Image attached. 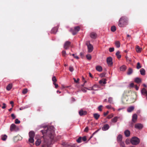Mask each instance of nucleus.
<instances>
[{
  "instance_id": "nucleus-1",
  "label": "nucleus",
  "mask_w": 147,
  "mask_h": 147,
  "mask_svg": "<svg viewBox=\"0 0 147 147\" xmlns=\"http://www.w3.org/2000/svg\"><path fill=\"white\" fill-rule=\"evenodd\" d=\"M45 129L42 130L41 131L42 134H45L48 136L50 138V139H48L45 138L43 136L44 140L42 142V147H49L51 145V139H52L54 138L53 127L52 126L45 127Z\"/></svg>"
},
{
  "instance_id": "nucleus-2",
  "label": "nucleus",
  "mask_w": 147,
  "mask_h": 147,
  "mask_svg": "<svg viewBox=\"0 0 147 147\" xmlns=\"http://www.w3.org/2000/svg\"><path fill=\"white\" fill-rule=\"evenodd\" d=\"M128 20L125 16L122 17L119 19L118 22V26L121 27H124L127 24Z\"/></svg>"
},
{
  "instance_id": "nucleus-3",
  "label": "nucleus",
  "mask_w": 147,
  "mask_h": 147,
  "mask_svg": "<svg viewBox=\"0 0 147 147\" xmlns=\"http://www.w3.org/2000/svg\"><path fill=\"white\" fill-rule=\"evenodd\" d=\"M129 93V91H125L123 94L122 98V100L123 103H130L134 102L135 100H134L131 102H129L128 101V94Z\"/></svg>"
},
{
  "instance_id": "nucleus-4",
  "label": "nucleus",
  "mask_w": 147,
  "mask_h": 147,
  "mask_svg": "<svg viewBox=\"0 0 147 147\" xmlns=\"http://www.w3.org/2000/svg\"><path fill=\"white\" fill-rule=\"evenodd\" d=\"M140 142L139 139L136 137H132L131 140V143L133 145H137L139 144Z\"/></svg>"
},
{
  "instance_id": "nucleus-5",
  "label": "nucleus",
  "mask_w": 147,
  "mask_h": 147,
  "mask_svg": "<svg viewBox=\"0 0 147 147\" xmlns=\"http://www.w3.org/2000/svg\"><path fill=\"white\" fill-rule=\"evenodd\" d=\"M10 130L11 131H18L19 130V128L16 126L14 124H11L10 127Z\"/></svg>"
},
{
  "instance_id": "nucleus-6",
  "label": "nucleus",
  "mask_w": 147,
  "mask_h": 147,
  "mask_svg": "<svg viewBox=\"0 0 147 147\" xmlns=\"http://www.w3.org/2000/svg\"><path fill=\"white\" fill-rule=\"evenodd\" d=\"M80 27L77 26L75 27L74 29H71V31L73 35H75L80 30Z\"/></svg>"
},
{
  "instance_id": "nucleus-7",
  "label": "nucleus",
  "mask_w": 147,
  "mask_h": 147,
  "mask_svg": "<svg viewBox=\"0 0 147 147\" xmlns=\"http://www.w3.org/2000/svg\"><path fill=\"white\" fill-rule=\"evenodd\" d=\"M86 45L87 46L88 49V52L91 53L92 52L93 49V47L92 45L90 43L89 41L87 42L86 43Z\"/></svg>"
},
{
  "instance_id": "nucleus-8",
  "label": "nucleus",
  "mask_w": 147,
  "mask_h": 147,
  "mask_svg": "<svg viewBox=\"0 0 147 147\" xmlns=\"http://www.w3.org/2000/svg\"><path fill=\"white\" fill-rule=\"evenodd\" d=\"M107 64L111 66L112 65V59L111 57H108L107 58Z\"/></svg>"
},
{
  "instance_id": "nucleus-9",
  "label": "nucleus",
  "mask_w": 147,
  "mask_h": 147,
  "mask_svg": "<svg viewBox=\"0 0 147 147\" xmlns=\"http://www.w3.org/2000/svg\"><path fill=\"white\" fill-rule=\"evenodd\" d=\"M71 42L69 41H66L64 45V47L65 49H68L70 46Z\"/></svg>"
},
{
  "instance_id": "nucleus-10",
  "label": "nucleus",
  "mask_w": 147,
  "mask_h": 147,
  "mask_svg": "<svg viewBox=\"0 0 147 147\" xmlns=\"http://www.w3.org/2000/svg\"><path fill=\"white\" fill-rule=\"evenodd\" d=\"M22 139V138L20 135H18L13 138V141L15 142H17L18 140H20Z\"/></svg>"
},
{
  "instance_id": "nucleus-11",
  "label": "nucleus",
  "mask_w": 147,
  "mask_h": 147,
  "mask_svg": "<svg viewBox=\"0 0 147 147\" xmlns=\"http://www.w3.org/2000/svg\"><path fill=\"white\" fill-rule=\"evenodd\" d=\"M143 127V125L140 123H137L135 125V127L138 129H141Z\"/></svg>"
},
{
  "instance_id": "nucleus-12",
  "label": "nucleus",
  "mask_w": 147,
  "mask_h": 147,
  "mask_svg": "<svg viewBox=\"0 0 147 147\" xmlns=\"http://www.w3.org/2000/svg\"><path fill=\"white\" fill-rule=\"evenodd\" d=\"M109 128V126L108 124L104 125L102 127V130L103 131L107 130Z\"/></svg>"
},
{
  "instance_id": "nucleus-13",
  "label": "nucleus",
  "mask_w": 147,
  "mask_h": 147,
  "mask_svg": "<svg viewBox=\"0 0 147 147\" xmlns=\"http://www.w3.org/2000/svg\"><path fill=\"white\" fill-rule=\"evenodd\" d=\"M79 113L81 116L85 115L87 114V112L86 111H84L83 110L81 109L79 112Z\"/></svg>"
},
{
  "instance_id": "nucleus-14",
  "label": "nucleus",
  "mask_w": 147,
  "mask_h": 147,
  "mask_svg": "<svg viewBox=\"0 0 147 147\" xmlns=\"http://www.w3.org/2000/svg\"><path fill=\"white\" fill-rule=\"evenodd\" d=\"M137 119V115L136 114H134L132 116V121L134 123L136 122Z\"/></svg>"
},
{
  "instance_id": "nucleus-15",
  "label": "nucleus",
  "mask_w": 147,
  "mask_h": 147,
  "mask_svg": "<svg viewBox=\"0 0 147 147\" xmlns=\"http://www.w3.org/2000/svg\"><path fill=\"white\" fill-rule=\"evenodd\" d=\"M58 30V28L57 27H55L53 28L51 31V33L55 34L57 32Z\"/></svg>"
},
{
  "instance_id": "nucleus-16",
  "label": "nucleus",
  "mask_w": 147,
  "mask_h": 147,
  "mask_svg": "<svg viewBox=\"0 0 147 147\" xmlns=\"http://www.w3.org/2000/svg\"><path fill=\"white\" fill-rule=\"evenodd\" d=\"M97 36V34L94 32H92L90 33V37L92 38L95 39Z\"/></svg>"
},
{
  "instance_id": "nucleus-17",
  "label": "nucleus",
  "mask_w": 147,
  "mask_h": 147,
  "mask_svg": "<svg viewBox=\"0 0 147 147\" xmlns=\"http://www.w3.org/2000/svg\"><path fill=\"white\" fill-rule=\"evenodd\" d=\"M29 136L30 138H34L35 136V133L33 131H30L29 133Z\"/></svg>"
},
{
  "instance_id": "nucleus-18",
  "label": "nucleus",
  "mask_w": 147,
  "mask_h": 147,
  "mask_svg": "<svg viewBox=\"0 0 147 147\" xmlns=\"http://www.w3.org/2000/svg\"><path fill=\"white\" fill-rule=\"evenodd\" d=\"M63 145L65 146L66 147H76L75 144H68L65 143H63Z\"/></svg>"
},
{
  "instance_id": "nucleus-19",
  "label": "nucleus",
  "mask_w": 147,
  "mask_h": 147,
  "mask_svg": "<svg viewBox=\"0 0 147 147\" xmlns=\"http://www.w3.org/2000/svg\"><path fill=\"white\" fill-rule=\"evenodd\" d=\"M124 134L126 137H128L130 135V132L129 130H127L124 131Z\"/></svg>"
},
{
  "instance_id": "nucleus-20",
  "label": "nucleus",
  "mask_w": 147,
  "mask_h": 147,
  "mask_svg": "<svg viewBox=\"0 0 147 147\" xmlns=\"http://www.w3.org/2000/svg\"><path fill=\"white\" fill-rule=\"evenodd\" d=\"M106 81L107 80L106 79H102L99 81V83L100 84H105L107 83Z\"/></svg>"
},
{
  "instance_id": "nucleus-21",
  "label": "nucleus",
  "mask_w": 147,
  "mask_h": 147,
  "mask_svg": "<svg viewBox=\"0 0 147 147\" xmlns=\"http://www.w3.org/2000/svg\"><path fill=\"white\" fill-rule=\"evenodd\" d=\"M122 136L121 134H119L118 135L117 140L118 142L122 141Z\"/></svg>"
},
{
  "instance_id": "nucleus-22",
  "label": "nucleus",
  "mask_w": 147,
  "mask_h": 147,
  "mask_svg": "<svg viewBox=\"0 0 147 147\" xmlns=\"http://www.w3.org/2000/svg\"><path fill=\"white\" fill-rule=\"evenodd\" d=\"M97 87V85H94L92 87H90L89 88H85L88 90H98L97 89H95L94 88H95Z\"/></svg>"
},
{
  "instance_id": "nucleus-23",
  "label": "nucleus",
  "mask_w": 147,
  "mask_h": 147,
  "mask_svg": "<svg viewBox=\"0 0 147 147\" xmlns=\"http://www.w3.org/2000/svg\"><path fill=\"white\" fill-rule=\"evenodd\" d=\"M136 50L137 53H140L141 51L142 48L140 47L139 46L137 45L136 46Z\"/></svg>"
},
{
  "instance_id": "nucleus-24",
  "label": "nucleus",
  "mask_w": 147,
  "mask_h": 147,
  "mask_svg": "<svg viewBox=\"0 0 147 147\" xmlns=\"http://www.w3.org/2000/svg\"><path fill=\"white\" fill-rule=\"evenodd\" d=\"M93 117L96 119L97 120L100 117V115L97 113H95L93 114Z\"/></svg>"
},
{
  "instance_id": "nucleus-25",
  "label": "nucleus",
  "mask_w": 147,
  "mask_h": 147,
  "mask_svg": "<svg viewBox=\"0 0 147 147\" xmlns=\"http://www.w3.org/2000/svg\"><path fill=\"white\" fill-rule=\"evenodd\" d=\"M96 69L97 71H101L102 70V67L99 65L96 66Z\"/></svg>"
},
{
  "instance_id": "nucleus-26",
  "label": "nucleus",
  "mask_w": 147,
  "mask_h": 147,
  "mask_svg": "<svg viewBox=\"0 0 147 147\" xmlns=\"http://www.w3.org/2000/svg\"><path fill=\"white\" fill-rule=\"evenodd\" d=\"M12 87V84H9L6 87L7 90H10Z\"/></svg>"
},
{
  "instance_id": "nucleus-27",
  "label": "nucleus",
  "mask_w": 147,
  "mask_h": 147,
  "mask_svg": "<svg viewBox=\"0 0 147 147\" xmlns=\"http://www.w3.org/2000/svg\"><path fill=\"white\" fill-rule=\"evenodd\" d=\"M140 74L144 76L145 74V71L143 68L141 69L140 70Z\"/></svg>"
},
{
  "instance_id": "nucleus-28",
  "label": "nucleus",
  "mask_w": 147,
  "mask_h": 147,
  "mask_svg": "<svg viewBox=\"0 0 147 147\" xmlns=\"http://www.w3.org/2000/svg\"><path fill=\"white\" fill-rule=\"evenodd\" d=\"M118 118H119V117H115L114 118L111 119V121L112 122L114 123L116 122L117 121Z\"/></svg>"
},
{
  "instance_id": "nucleus-29",
  "label": "nucleus",
  "mask_w": 147,
  "mask_h": 147,
  "mask_svg": "<svg viewBox=\"0 0 147 147\" xmlns=\"http://www.w3.org/2000/svg\"><path fill=\"white\" fill-rule=\"evenodd\" d=\"M41 140L40 139H37L35 142L36 145L38 146L41 143Z\"/></svg>"
},
{
  "instance_id": "nucleus-30",
  "label": "nucleus",
  "mask_w": 147,
  "mask_h": 147,
  "mask_svg": "<svg viewBox=\"0 0 147 147\" xmlns=\"http://www.w3.org/2000/svg\"><path fill=\"white\" fill-rule=\"evenodd\" d=\"M134 109V107L133 106H131L129 107L127 109V111L129 112H130L133 111Z\"/></svg>"
},
{
  "instance_id": "nucleus-31",
  "label": "nucleus",
  "mask_w": 147,
  "mask_h": 147,
  "mask_svg": "<svg viewBox=\"0 0 147 147\" xmlns=\"http://www.w3.org/2000/svg\"><path fill=\"white\" fill-rule=\"evenodd\" d=\"M120 52L119 51H117L116 53V55L118 59H120L121 57V55L120 54Z\"/></svg>"
},
{
  "instance_id": "nucleus-32",
  "label": "nucleus",
  "mask_w": 147,
  "mask_h": 147,
  "mask_svg": "<svg viewBox=\"0 0 147 147\" xmlns=\"http://www.w3.org/2000/svg\"><path fill=\"white\" fill-rule=\"evenodd\" d=\"M133 72V69L132 68H129L127 72V74L128 75H130Z\"/></svg>"
},
{
  "instance_id": "nucleus-33",
  "label": "nucleus",
  "mask_w": 147,
  "mask_h": 147,
  "mask_svg": "<svg viewBox=\"0 0 147 147\" xmlns=\"http://www.w3.org/2000/svg\"><path fill=\"white\" fill-rule=\"evenodd\" d=\"M115 46L117 48H119L120 47V43L119 41H117L115 42Z\"/></svg>"
},
{
  "instance_id": "nucleus-34",
  "label": "nucleus",
  "mask_w": 147,
  "mask_h": 147,
  "mask_svg": "<svg viewBox=\"0 0 147 147\" xmlns=\"http://www.w3.org/2000/svg\"><path fill=\"white\" fill-rule=\"evenodd\" d=\"M120 69L121 71H124L126 70V67L125 65H123L121 67Z\"/></svg>"
},
{
  "instance_id": "nucleus-35",
  "label": "nucleus",
  "mask_w": 147,
  "mask_h": 147,
  "mask_svg": "<svg viewBox=\"0 0 147 147\" xmlns=\"http://www.w3.org/2000/svg\"><path fill=\"white\" fill-rule=\"evenodd\" d=\"M135 81L136 82L139 83L141 82V80L140 78H137L135 79Z\"/></svg>"
},
{
  "instance_id": "nucleus-36",
  "label": "nucleus",
  "mask_w": 147,
  "mask_h": 147,
  "mask_svg": "<svg viewBox=\"0 0 147 147\" xmlns=\"http://www.w3.org/2000/svg\"><path fill=\"white\" fill-rule=\"evenodd\" d=\"M7 136L6 135H4L2 136L1 139L3 141H5L7 139Z\"/></svg>"
},
{
  "instance_id": "nucleus-37",
  "label": "nucleus",
  "mask_w": 147,
  "mask_h": 147,
  "mask_svg": "<svg viewBox=\"0 0 147 147\" xmlns=\"http://www.w3.org/2000/svg\"><path fill=\"white\" fill-rule=\"evenodd\" d=\"M120 144V145L121 147H125V144L124 142L122 141L119 142Z\"/></svg>"
},
{
  "instance_id": "nucleus-38",
  "label": "nucleus",
  "mask_w": 147,
  "mask_h": 147,
  "mask_svg": "<svg viewBox=\"0 0 147 147\" xmlns=\"http://www.w3.org/2000/svg\"><path fill=\"white\" fill-rule=\"evenodd\" d=\"M111 30L113 32H115L116 30V28L114 26H113L111 27Z\"/></svg>"
},
{
  "instance_id": "nucleus-39",
  "label": "nucleus",
  "mask_w": 147,
  "mask_h": 147,
  "mask_svg": "<svg viewBox=\"0 0 147 147\" xmlns=\"http://www.w3.org/2000/svg\"><path fill=\"white\" fill-rule=\"evenodd\" d=\"M86 57L88 60H90L91 59L92 57L91 55L90 54H88L86 55Z\"/></svg>"
},
{
  "instance_id": "nucleus-40",
  "label": "nucleus",
  "mask_w": 147,
  "mask_h": 147,
  "mask_svg": "<svg viewBox=\"0 0 147 147\" xmlns=\"http://www.w3.org/2000/svg\"><path fill=\"white\" fill-rule=\"evenodd\" d=\"M34 138H30L29 139V142L31 143H33L34 142Z\"/></svg>"
},
{
  "instance_id": "nucleus-41",
  "label": "nucleus",
  "mask_w": 147,
  "mask_h": 147,
  "mask_svg": "<svg viewBox=\"0 0 147 147\" xmlns=\"http://www.w3.org/2000/svg\"><path fill=\"white\" fill-rule=\"evenodd\" d=\"M28 92V89L27 88L24 89L22 92V93L23 94H26Z\"/></svg>"
},
{
  "instance_id": "nucleus-42",
  "label": "nucleus",
  "mask_w": 147,
  "mask_h": 147,
  "mask_svg": "<svg viewBox=\"0 0 147 147\" xmlns=\"http://www.w3.org/2000/svg\"><path fill=\"white\" fill-rule=\"evenodd\" d=\"M82 138L81 137H79L77 140L76 141L78 143H80L81 142Z\"/></svg>"
},
{
  "instance_id": "nucleus-43",
  "label": "nucleus",
  "mask_w": 147,
  "mask_h": 147,
  "mask_svg": "<svg viewBox=\"0 0 147 147\" xmlns=\"http://www.w3.org/2000/svg\"><path fill=\"white\" fill-rule=\"evenodd\" d=\"M136 67L138 69H139L141 67V66L140 65V63L139 62L137 63Z\"/></svg>"
},
{
  "instance_id": "nucleus-44",
  "label": "nucleus",
  "mask_w": 147,
  "mask_h": 147,
  "mask_svg": "<svg viewBox=\"0 0 147 147\" xmlns=\"http://www.w3.org/2000/svg\"><path fill=\"white\" fill-rule=\"evenodd\" d=\"M52 80L53 81V83H55L57 81L56 77L55 76H53V77Z\"/></svg>"
},
{
  "instance_id": "nucleus-45",
  "label": "nucleus",
  "mask_w": 147,
  "mask_h": 147,
  "mask_svg": "<svg viewBox=\"0 0 147 147\" xmlns=\"http://www.w3.org/2000/svg\"><path fill=\"white\" fill-rule=\"evenodd\" d=\"M102 105H100L98 107V109L99 111H102Z\"/></svg>"
},
{
  "instance_id": "nucleus-46",
  "label": "nucleus",
  "mask_w": 147,
  "mask_h": 147,
  "mask_svg": "<svg viewBox=\"0 0 147 147\" xmlns=\"http://www.w3.org/2000/svg\"><path fill=\"white\" fill-rule=\"evenodd\" d=\"M15 123L16 124H19L20 123V121L18 119H16L15 120Z\"/></svg>"
},
{
  "instance_id": "nucleus-47",
  "label": "nucleus",
  "mask_w": 147,
  "mask_h": 147,
  "mask_svg": "<svg viewBox=\"0 0 147 147\" xmlns=\"http://www.w3.org/2000/svg\"><path fill=\"white\" fill-rule=\"evenodd\" d=\"M73 79H74V82H75L76 83H79V81L80 80V79L79 78H77V80H76V79L75 78H73Z\"/></svg>"
},
{
  "instance_id": "nucleus-48",
  "label": "nucleus",
  "mask_w": 147,
  "mask_h": 147,
  "mask_svg": "<svg viewBox=\"0 0 147 147\" xmlns=\"http://www.w3.org/2000/svg\"><path fill=\"white\" fill-rule=\"evenodd\" d=\"M114 48L113 47H112V48H110L109 49V51L111 52H113L114 51Z\"/></svg>"
},
{
  "instance_id": "nucleus-49",
  "label": "nucleus",
  "mask_w": 147,
  "mask_h": 147,
  "mask_svg": "<svg viewBox=\"0 0 147 147\" xmlns=\"http://www.w3.org/2000/svg\"><path fill=\"white\" fill-rule=\"evenodd\" d=\"M62 55L63 56V57H65L66 53V52L65 51H63L62 52Z\"/></svg>"
},
{
  "instance_id": "nucleus-50",
  "label": "nucleus",
  "mask_w": 147,
  "mask_h": 147,
  "mask_svg": "<svg viewBox=\"0 0 147 147\" xmlns=\"http://www.w3.org/2000/svg\"><path fill=\"white\" fill-rule=\"evenodd\" d=\"M69 70L71 72L73 71L74 70L73 67H72V66H70L69 67Z\"/></svg>"
},
{
  "instance_id": "nucleus-51",
  "label": "nucleus",
  "mask_w": 147,
  "mask_h": 147,
  "mask_svg": "<svg viewBox=\"0 0 147 147\" xmlns=\"http://www.w3.org/2000/svg\"><path fill=\"white\" fill-rule=\"evenodd\" d=\"M113 116V115L112 114H111L110 115H109L107 117V118L108 119H110Z\"/></svg>"
},
{
  "instance_id": "nucleus-52",
  "label": "nucleus",
  "mask_w": 147,
  "mask_h": 147,
  "mask_svg": "<svg viewBox=\"0 0 147 147\" xmlns=\"http://www.w3.org/2000/svg\"><path fill=\"white\" fill-rule=\"evenodd\" d=\"M89 129L88 127H86L84 130V131L85 132H87L88 131Z\"/></svg>"
},
{
  "instance_id": "nucleus-53",
  "label": "nucleus",
  "mask_w": 147,
  "mask_h": 147,
  "mask_svg": "<svg viewBox=\"0 0 147 147\" xmlns=\"http://www.w3.org/2000/svg\"><path fill=\"white\" fill-rule=\"evenodd\" d=\"M82 140L83 141H84V142L86 141V140H87V139L86 138V137L85 136H84V137H83L82 138Z\"/></svg>"
},
{
  "instance_id": "nucleus-54",
  "label": "nucleus",
  "mask_w": 147,
  "mask_h": 147,
  "mask_svg": "<svg viewBox=\"0 0 147 147\" xmlns=\"http://www.w3.org/2000/svg\"><path fill=\"white\" fill-rule=\"evenodd\" d=\"M105 73H102L100 75V76L101 77H105Z\"/></svg>"
},
{
  "instance_id": "nucleus-55",
  "label": "nucleus",
  "mask_w": 147,
  "mask_h": 147,
  "mask_svg": "<svg viewBox=\"0 0 147 147\" xmlns=\"http://www.w3.org/2000/svg\"><path fill=\"white\" fill-rule=\"evenodd\" d=\"M108 102L111 103L112 102V98H109L108 100Z\"/></svg>"
},
{
  "instance_id": "nucleus-56",
  "label": "nucleus",
  "mask_w": 147,
  "mask_h": 147,
  "mask_svg": "<svg viewBox=\"0 0 147 147\" xmlns=\"http://www.w3.org/2000/svg\"><path fill=\"white\" fill-rule=\"evenodd\" d=\"M11 116L13 119H14L16 117L15 116V115L14 114H11Z\"/></svg>"
},
{
  "instance_id": "nucleus-57",
  "label": "nucleus",
  "mask_w": 147,
  "mask_h": 147,
  "mask_svg": "<svg viewBox=\"0 0 147 147\" xmlns=\"http://www.w3.org/2000/svg\"><path fill=\"white\" fill-rule=\"evenodd\" d=\"M3 106L2 107V108L3 109H5L6 107V105L5 103H3Z\"/></svg>"
},
{
  "instance_id": "nucleus-58",
  "label": "nucleus",
  "mask_w": 147,
  "mask_h": 147,
  "mask_svg": "<svg viewBox=\"0 0 147 147\" xmlns=\"http://www.w3.org/2000/svg\"><path fill=\"white\" fill-rule=\"evenodd\" d=\"M109 113V112L108 111H107L106 113L104 112V116H106Z\"/></svg>"
},
{
  "instance_id": "nucleus-59",
  "label": "nucleus",
  "mask_w": 147,
  "mask_h": 147,
  "mask_svg": "<svg viewBox=\"0 0 147 147\" xmlns=\"http://www.w3.org/2000/svg\"><path fill=\"white\" fill-rule=\"evenodd\" d=\"M54 85L55 86V87L56 88H57L58 87V85L57 84H56L55 83H53Z\"/></svg>"
},
{
  "instance_id": "nucleus-60",
  "label": "nucleus",
  "mask_w": 147,
  "mask_h": 147,
  "mask_svg": "<svg viewBox=\"0 0 147 147\" xmlns=\"http://www.w3.org/2000/svg\"><path fill=\"white\" fill-rule=\"evenodd\" d=\"M99 130V129H98L95 132H94L92 134V136L91 137V138H92V136L96 133Z\"/></svg>"
},
{
  "instance_id": "nucleus-61",
  "label": "nucleus",
  "mask_w": 147,
  "mask_h": 147,
  "mask_svg": "<svg viewBox=\"0 0 147 147\" xmlns=\"http://www.w3.org/2000/svg\"><path fill=\"white\" fill-rule=\"evenodd\" d=\"M135 88L136 90H138L139 87L137 86V85H135Z\"/></svg>"
},
{
  "instance_id": "nucleus-62",
  "label": "nucleus",
  "mask_w": 147,
  "mask_h": 147,
  "mask_svg": "<svg viewBox=\"0 0 147 147\" xmlns=\"http://www.w3.org/2000/svg\"><path fill=\"white\" fill-rule=\"evenodd\" d=\"M81 90L84 92H86V91L83 88H81Z\"/></svg>"
},
{
  "instance_id": "nucleus-63",
  "label": "nucleus",
  "mask_w": 147,
  "mask_h": 147,
  "mask_svg": "<svg viewBox=\"0 0 147 147\" xmlns=\"http://www.w3.org/2000/svg\"><path fill=\"white\" fill-rule=\"evenodd\" d=\"M134 84L133 83H131L130 84V86L131 87H134Z\"/></svg>"
},
{
  "instance_id": "nucleus-64",
  "label": "nucleus",
  "mask_w": 147,
  "mask_h": 147,
  "mask_svg": "<svg viewBox=\"0 0 147 147\" xmlns=\"http://www.w3.org/2000/svg\"><path fill=\"white\" fill-rule=\"evenodd\" d=\"M111 106L110 105H107L106 106V107L108 109H110L111 108Z\"/></svg>"
}]
</instances>
